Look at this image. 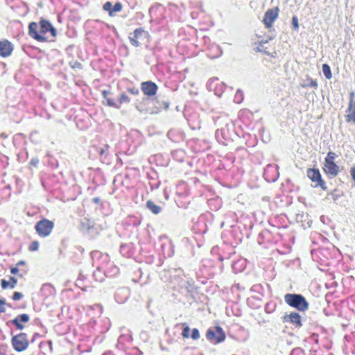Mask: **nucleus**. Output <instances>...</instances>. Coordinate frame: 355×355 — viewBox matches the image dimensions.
<instances>
[{"label": "nucleus", "instance_id": "obj_1", "mask_svg": "<svg viewBox=\"0 0 355 355\" xmlns=\"http://www.w3.org/2000/svg\"><path fill=\"white\" fill-rule=\"evenodd\" d=\"M92 264L96 268L93 277L96 282H102L105 277H115L119 273V268L110 261L108 254L98 250L91 252Z\"/></svg>", "mask_w": 355, "mask_h": 355}, {"label": "nucleus", "instance_id": "obj_2", "mask_svg": "<svg viewBox=\"0 0 355 355\" xmlns=\"http://www.w3.org/2000/svg\"><path fill=\"white\" fill-rule=\"evenodd\" d=\"M158 248L152 253L147 248L141 246V257L139 262L144 261L148 264H153L155 262L157 266H160L164 259L166 257H171L174 254V245L171 241L166 236H160L157 243Z\"/></svg>", "mask_w": 355, "mask_h": 355}, {"label": "nucleus", "instance_id": "obj_3", "mask_svg": "<svg viewBox=\"0 0 355 355\" xmlns=\"http://www.w3.org/2000/svg\"><path fill=\"white\" fill-rule=\"evenodd\" d=\"M212 119L216 125L225 124L224 127L217 129L215 132V138L220 144L227 146L235 137H240L234 124L226 115L213 116Z\"/></svg>", "mask_w": 355, "mask_h": 355}, {"label": "nucleus", "instance_id": "obj_4", "mask_svg": "<svg viewBox=\"0 0 355 355\" xmlns=\"http://www.w3.org/2000/svg\"><path fill=\"white\" fill-rule=\"evenodd\" d=\"M252 227L251 222L248 225L244 224L240 220L236 225L231 226L230 230L223 232L222 239L224 244L230 246H237L243 240L244 236H248V230Z\"/></svg>", "mask_w": 355, "mask_h": 355}, {"label": "nucleus", "instance_id": "obj_5", "mask_svg": "<svg viewBox=\"0 0 355 355\" xmlns=\"http://www.w3.org/2000/svg\"><path fill=\"white\" fill-rule=\"evenodd\" d=\"M223 266V264L218 263L214 257L203 259L196 273L197 281L202 284H206L208 279L222 272Z\"/></svg>", "mask_w": 355, "mask_h": 355}, {"label": "nucleus", "instance_id": "obj_6", "mask_svg": "<svg viewBox=\"0 0 355 355\" xmlns=\"http://www.w3.org/2000/svg\"><path fill=\"white\" fill-rule=\"evenodd\" d=\"M275 222V219L269 221L272 230H263L257 236L258 243L265 248H270L282 240V235L277 231L278 226L274 223Z\"/></svg>", "mask_w": 355, "mask_h": 355}, {"label": "nucleus", "instance_id": "obj_7", "mask_svg": "<svg viewBox=\"0 0 355 355\" xmlns=\"http://www.w3.org/2000/svg\"><path fill=\"white\" fill-rule=\"evenodd\" d=\"M234 248L224 243L220 248L214 246L211 250V255L215 257L218 263L223 264V261H227L236 257Z\"/></svg>", "mask_w": 355, "mask_h": 355}, {"label": "nucleus", "instance_id": "obj_8", "mask_svg": "<svg viewBox=\"0 0 355 355\" xmlns=\"http://www.w3.org/2000/svg\"><path fill=\"white\" fill-rule=\"evenodd\" d=\"M285 302L291 307L299 311H306L309 309V304L306 298L301 294L286 293L284 297Z\"/></svg>", "mask_w": 355, "mask_h": 355}, {"label": "nucleus", "instance_id": "obj_9", "mask_svg": "<svg viewBox=\"0 0 355 355\" xmlns=\"http://www.w3.org/2000/svg\"><path fill=\"white\" fill-rule=\"evenodd\" d=\"M54 227V223L47 218H42L35 225V230L37 234L42 238L49 236Z\"/></svg>", "mask_w": 355, "mask_h": 355}, {"label": "nucleus", "instance_id": "obj_10", "mask_svg": "<svg viewBox=\"0 0 355 355\" xmlns=\"http://www.w3.org/2000/svg\"><path fill=\"white\" fill-rule=\"evenodd\" d=\"M185 116L191 129L199 130L201 128V117L198 110L195 107V103L191 104V113L185 114Z\"/></svg>", "mask_w": 355, "mask_h": 355}, {"label": "nucleus", "instance_id": "obj_11", "mask_svg": "<svg viewBox=\"0 0 355 355\" xmlns=\"http://www.w3.org/2000/svg\"><path fill=\"white\" fill-rule=\"evenodd\" d=\"M206 338L211 343L217 344L225 340V334L222 327L217 326L207 329Z\"/></svg>", "mask_w": 355, "mask_h": 355}, {"label": "nucleus", "instance_id": "obj_12", "mask_svg": "<svg viewBox=\"0 0 355 355\" xmlns=\"http://www.w3.org/2000/svg\"><path fill=\"white\" fill-rule=\"evenodd\" d=\"M13 348L17 352H22L26 349L29 345L28 336L26 333H20L14 336L11 339Z\"/></svg>", "mask_w": 355, "mask_h": 355}, {"label": "nucleus", "instance_id": "obj_13", "mask_svg": "<svg viewBox=\"0 0 355 355\" xmlns=\"http://www.w3.org/2000/svg\"><path fill=\"white\" fill-rule=\"evenodd\" d=\"M149 36L148 32L143 28H136L132 33H130L128 38L132 45L138 47L141 45V42Z\"/></svg>", "mask_w": 355, "mask_h": 355}, {"label": "nucleus", "instance_id": "obj_14", "mask_svg": "<svg viewBox=\"0 0 355 355\" xmlns=\"http://www.w3.org/2000/svg\"><path fill=\"white\" fill-rule=\"evenodd\" d=\"M109 148L110 146L107 144H103L101 146H93V150L98 155L101 162L107 165L112 163V155L109 152Z\"/></svg>", "mask_w": 355, "mask_h": 355}, {"label": "nucleus", "instance_id": "obj_15", "mask_svg": "<svg viewBox=\"0 0 355 355\" xmlns=\"http://www.w3.org/2000/svg\"><path fill=\"white\" fill-rule=\"evenodd\" d=\"M187 146L194 153H200L208 150L210 148L209 142L205 139H192L187 141Z\"/></svg>", "mask_w": 355, "mask_h": 355}, {"label": "nucleus", "instance_id": "obj_16", "mask_svg": "<svg viewBox=\"0 0 355 355\" xmlns=\"http://www.w3.org/2000/svg\"><path fill=\"white\" fill-rule=\"evenodd\" d=\"M306 175L311 180L312 182H315L314 187H320L322 190H327L325 182L322 180L319 169L318 168H308Z\"/></svg>", "mask_w": 355, "mask_h": 355}, {"label": "nucleus", "instance_id": "obj_17", "mask_svg": "<svg viewBox=\"0 0 355 355\" xmlns=\"http://www.w3.org/2000/svg\"><path fill=\"white\" fill-rule=\"evenodd\" d=\"M278 166L276 164H268L264 168L263 178L268 182H274L279 178Z\"/></svg>", "mask_w": 355, "mask_h": 355}, {"label": "nucleus", "instance_id": "obj_18", "mask_svg": "<svg viewBox=\"0 0 355 355\" xmlns=\"http://www.w3.org/2000/svg\"><path fill=\"white\" fill-rule=\"evenodd\" d=\"M146 178L152 191L159 188L161 181L155 170L152 168H149L146 172Z\"/></svg>", "mask_w": 355, "mask_h": 355}, {"label": "nucleus", "instance_id": "obj_19", "mask_svg": "<svg viewBox=\"0 0 355 355\" xmlns=\"http://www.w3.org/2000/svg\"><path fill=\"white\" fill-rule=\"evenodd\" d=\"M119 252L121 254L126 258H133L137 261H139L141 256L137 259L135 257L136 253V248L133 243H123L120 245Z\"/></svg>", "mask_w": 355, "mask_h": 355}, {"label": "nucleus", "instance_id": "obj_20", "mask_svg": "<svg viewBox=\"0 0 355 355\" xmlns=\"http://www.w3.org/2000/svg\"><path fill=\"white\" fill-rule=\"evenodd\" d=\"M279 9L278 7H275L272 9H268L264 14L263 19V23L266 28H270L272 24L278 17Z\"/></svg>", "mask_w": 355, "mask_h": 355}, {"label": "nucleus", "instance_id": "obj_21", "mask_svg": "<svg viewBox=\"0 0 355 355\" xmlns=\"http://www.w3.org/2000/svg\"><path fill=\"white\" fill-rule=\"evenodd\" d=\"M158 87L151 80L144 81L141 83V90L144 95L151 97L157 94Z\"/></svg>", "mask_w": 355, "mask_h": 355}, {"label": "nucleus", "instance_id": "obj_22", "mask_svg": "<svg viewBox=\"0 0 355 355\" xmlns=\"http://www.w3.org/2000/svg\"><path fill=\"white\" fill-rule=\"evenodd\" d=\"M29 320V315L26 313H22L18 315L14 319L7 322V324H12L15 326L17 330H22L24 329V325L23 323L28 322Z\"/></svg>", "mask_w": 355, "mask_h": 355}, {"label": "nucleus", "instance_id": "obj_23", "mask_svg": "<svg viewBox=\"0 0 355 355\" xmlns=\"http://www.w3.org/2000/svg\"><path fill=\"white\" fill-rule=\"evenodd\" d=\"M89 180L96 186L103 185L106 182L104 174L100 168L91 170Z\"/></svg>", "mask_w": 355, "mask_h": 355}, {"label": "nucleus", "instance_id": "obj_24", "mask_svg": "<svg viewBox=\"0 0 355 355\" xmlns=\"http://www.w3.org/2000/svg\"><path fill=\"white\" fill-rule=\"evenodd\" d=\"M207 216L200 215L197 221L194 223L193 229L196 232V233L200 234H204L207 232L208 230L207 224Z\"/></svg>", "mask_w": 355, "mask_h": 355}, {"label": "nucleus", "instance_id": "obj_25", "mask_svg": "<svg viewBox=\"0 0 355 355\" xmlns=\"http://www.w3.org/2000/svg\"><path fill=\"white\" fill-rule=\"evenodd\" d=\"M47 33H50L51 35L53 37L57 35L56 29L52 26L49 21L41 19L40 21V33L44 36Z\"/></svg>", "mask_w": 355, "mask_h": 355}, {"label": "nucleus", "instance_id": "obj_26", "mask_svg": "<svg viewBox=\"0 0 355 355\" xmlns=\"http://www.w3.org/2000/svg\"><path fill=\"white\" fill-rule=\"evenodd\" d=\"M167 137L173 142L179 143L185 139L184 132L178 128H171L167 132Z\"/></svg>", "mask_w": 355, "mask_h": 355}, {"label": "nucleus", "instance_id": "obj_27", "mask_svg": "<svg viewBox=\"0 0 355 355\" xmlns=\"http://www.w3.org/2000/svg\"><path fill=\"white\" fill-rule=\"evenodd\" d=\"M38 24L36 22H31L28 25V34L33 39L39 42H45L47 40L45 36L42 35L38 31Z\"/></svg>", "mask_w": 355, "mask_h": 355}, {"label": "nucleus", "instance_id": "obj_28", "mask_svg": "<svg viewBox=\"0 0 355 355\" xmlns=\"http://www.w3.org/2000/svg\"><path fill=\"white\" fill-rule=\"evenodd\" d=\"M171 12V18L178 21H182L184 20V12L185 8L183 6H178L176 5L170 6L169 8Z\"/></svg>", "mask_w": 355, "mask_h": 355}, {"label": "nucleus", "instance_id": "obj_29", "mask_svg": "<svg viewBox=\"0 0 355 355\" xmlns=\"http://www.w3.org/2000/svg\"><path fill=\"white\" fill-rule=\"evenodd\" d=\"M170 103V101L168 99L157 98L156 100L154 101V107L150 113L157 114L161 112L162 110H167L169 107Z\"/></svg>", "mask_w": 355, "mask_h": 355}, {"label": "nucleus", "instance_id": "obj_30", "mask_svg": "<svg viewBox=\"0 0 355 355\" xmlns=\"http://www.w3.org/2000/svg\"><path fill=\"white\" fill-rule=\"evenodd\" d=\"M284 321L293 324L297 328L302 326L301 315L297 312H291L288 315H285Z\"/></svg>", "mask_w": 355, "mask_h": 355}, {"label": "nucleus", "instance_id": "obj_31", "mask_svg": "<svg viewBox=\"0 0 355 355\" xmlns=\"http://www.w3.org/2000/svg\"><path fill=\"white\" fill-rule=\"evenodd\" d=\"M130 296V291L127 287L116 289L114 293L115 301L119 304L124 303Z\"/></svg>", "mask_w": 355, "mask_h": 355}, {"label": "nucleus", "instance_id": "obj_32", "mask_svg": "<svg viewBox=\"0 0 355 355\" xmlns=\"http://www.w3.org/2000/svg\"><path fill=\"white\" fill-rule=\"evenodd\" d=\"M218 78H213L209 80L208 83H207V89L211 91H214V93L216 95L220 96L222 93L224 91V89L225 87V85L223 83H220V90H218Z\"/></svg>", "mask_w": 355, "mask_h": 355}, {"label": "nucleus", "instance_id": "obj_33", "mask_svg": "<svg viewBox=\"0 0 355 355\" xmlns=\"http://www.w3.org/2000/svg\"><path fill=\"white\" fill-rule=\"evenodd\" d=\"M231 266L232 268L233 271L235 273L242 272L246 267V259L243 258L239 257L237 255L235 257L232 262Z\"/></svg>", "mask_w": 355, "mask_h": 355}, {"label": "nucleus", "instance_id": "obj_34", "mask_svg": "<svg viewBox=\"0 0 355 355\" xmlns=\"http://www.w3.org/2000/svg\"><path fill=\"white\" fill-rule=\"evenodd\" d=\"M103 9L107 12L110 17H113L116 12L121 10L122 4L120 2H116L114 5H112V2L107 1L103 4Z\"/></svg>", "mask_w": 355, "mask_h": 355}, {"label": "nucleus", "instance_id": "obj_35", "mask_svg": "<svg viewBox=\"0 0 355 355\" xmlns=\"http://www.w3.org/2000/svg\"><path fill=\"white\" fill-rule=\"evenodd\" d=\"M13 51L12 44L7 40L0 41V56L6 58L11 55Z\"/></svg>", "mask_w": 355, "mask_h": 355}, {"label": "nucleus", "instance_id": "obj_36", "mask_svg": "<svg viewBox=\"0 0 355 355\" xmlns=\"http://www.w3.org/2000/svg\"><path fill=\"white\" fill-rule=\"evenodd\" d=\"M132 340V338L130 334H121L118 338V342L116 346L119 350L125 351V344L130 343Z\"/></svg>", "mask_w": 355, "mask_h": 355}, {"label": "nucleus", "instance_id": "obj_37", "mask_svg": "<svg viewBox=\"0 0 355 355\" xmlns=\"http://www.w3.org/2000/svg\"><path fill=\"white\" fill-rule=\"evenodd\" d=\"M207 55L210 58H216L222 55V50L218 45L212 44L207 47Z\"/></svg>", "mask_w": 355, "mask_h": 355}, {"label": "nucleus", "instance_id": "obj_38", "mask_svg": "<svg viewBox=\"0 0 355 355\" xmlns=\"http://www.w3.org/2000/svg\"><path fill=\"white\" fill-rule=\"evenodd\" d=\"M207 203L210 209L218 210L222 206V200L218 196H212L207 200Z\"/></svg>", "mask_w": 355, "mask_h": 355}, {"label": "nucleus", "instance_id": "obj_39", "mask_svg": "<svg viewBox=\"0 0 355 355\" xmlns=\"http://www.w3.org/2000/svg\"><path fill=\"white\" fill-rule=\"evenodd\" d=\"M324 170L327 175L331 177H336L340 171L339 166L335 162L324 164Z\"/></svg>", "mask_w": 355, "mask_h": 355}, {"label": "nucleus", "instance_id": "obj_40", "mask_svg": "<svg viewBox=\"0 0 355 355\" xmlns=\"http://www.w3.org/2000/svg\"><path fill=\"white\" fill-rule=\"evenodd\" d=\"M172 158L178 162H183L187 159V153L182 148L175 149L171 153Z\"/></svg>", "mask_w": 355, "mask_h": 355}, {"label": "nucleus", "instance_id": "obj_41", "mask_svg": "<svg viewBox=\"0 0 355 355\" xmlns=\"http://www.w3.org/2000/svg\"><path fill=\"white\" fill-rule=\"evenodd\" d=\"M12 143L17 148H23L26 143V137L22 133H17L14 135L12 138Z\"/></svg>", "mask_w": 355, "mask_h": 355}, {"label": "nucleus", "instance_id": "obj_42", "mask_svg": "<svg viewBox=\"0 0 355 355\" xmlns=\"http://www.w3.org/2000/svg\"><path fill=\"white\" fill-rule=\"evenodd\" d=\"M176 193L181 197H185L190 195V189L185 182H180L177 185Z\"/></svg>", "mask_w": 355, "mask_h": 355}, {"label": "nucleus", "instance_id": "obj_43", "mask_svg": "<svg viewBox=\"0 0 355 355\" xmlns=\"http://www.w3.org/2000/svg\"><path fill=\"white\" fill-rule=\"evenodd\" d=\"M55 176H54V175H48L46 178H44L42 181V184L43 187L46 191H52L53 190H55L56 188H55V185L53 184V182L55 180Z\"/></svg>", "mask_w": 355, "mask_h": 355}, {"label": "nucleus", "instance_id": "obj_44", "mask_svg": "<svg viewBox=\"0 0 355 355\" xmlns=\"http://www.w3.org/2000/svg\"><path fill=\"white\" fill-rule=\"evenodd\" d=\"M347 112H348V114L345 116L346 121H352L355 123V102L349 101Z\"/></svg>", "mask_w": 355, "mask_h": 355}, {"label": "nucleus", "instance_id": "obj_45", "mask_svg": "<svg viewBox=\"0 0 355 355\" xmlns=\"http://www.w3.org/2000/svg\"><path fill=\"white\" fill-rule=\"evenodd\" d=\"M150 161L155 162L159 166H167L168 159L165 158L162 154H155L150 157Z\"/></svg>", "mask_w": 355, "mask_h": 355}, {"label": "nucleus", "instance_id": "obj_46", "mask_svg": "<svg viewBox=\"0 0 355 355\" xmlns=\"http://www.w3.org/2000/svg\"><path fill=\"white\" fill-rule=\"evenodd\" d=\"M102 94L108 106L119 109V103H117V101H115L114 98H112L109 96L110 94L109 91L104 90L103 91Z\"/></svg>", "mask_w": 355, "mask_h": 355}, {"label": "nucleus", "instance_id": "obj_47", "mask_svg": "<svg viewBox=\"0 0 355 355\" xmlns=\"http://www.w3.org/2000/svg\"><path fill=\"white\" fill-rule=\"evenodd\" d=\"M17 283V279L12 276H10L9 278V281H6L3 279L1 280V286L3 289H6L8 288H14Z\"/></svg>", "mask_w": 355, "mask_h": 355}, {"label": "nucleus", "instance_id": "obj_48", "mask_svg": "<svg viewBox=\"0 0 355 355\" xmlns=\"http://www.w3.org/2000/svg\"><path fill=\"white\" fill-rule=\"evenodd\" d=\"M146 207L150 211H151L154 214H158L162 210V207L156 205L152 200H148L146 203Z\"/></svg>", "mask_w": 355, "mask_h": 355}, {"label": "nucleus", "instance_id": "obj_49", "mask_svg": "<svg viewBox=\"0 0 355 355\" xmlns=\"http://www.w3.org/2000/svg\"><path fill=\"white\" fill-rule=\"evenodd\" d=\"M40 292L44 296L49 297L54 294L55 289L51 284H44L42 285Z\"/></svg>", "mask_w": 355, "mask_h": 355}, {"label": "nucleus", "instance_id": "obj_50", "mask_svg": "<svg viewBox=\"0 0 355 355\" xmlns=\"http://www.w3.org/2000/svg\"><path fill=\"white\" fill-rule=\"evenodd\" d=\"M141 223V218L135 216H129L125 219V224L128 226L138 227Z\"/></svg>", "mask_w": 355, "mask_h": 355}, {"label": "nucleus", "instance_id": "obj_51", "mask_svg": "<svg viewBox=\"0 0 355 355\" xmlns=\"http://www.w3.org/2000/svg\"><path fill=\"white\" fill-rule=\"evenodd\" d=\"M301 86L304 88L313 87L316 89L318 88V83L316 80H313L311 77L307 76L306 78L301 83Z\"/></svg>", "mask_w": 355, "mask_h": 355}, {"label": "nucleus", "instance_id": "obj_52", "mask_svg": "<svg viewBox=\"0 0 355 355\" xmlns=\"http://www.w3.org/2000/svg\"><path fill=\"white\" fill-rule=\"evenodd\" d=\"M184 286L186 288L189 293L194 292L197 290L198 286H196L194 281L189 278L184 282Z\"/></svg>", "mask_w": 355, "mask_h": 355}, {"label": "nucleus", "instance_id": "obj_53", "mask_svg": "<svg viewBox=\"0 0 355 355\" xmlns=\"http://www.w3.org/2000/svg\"><path fill=\"white\" fill-rule=\"evenodd\" d=\"M94 223L90 220L84 218L80 222V230L82 231H89L92 228H93Z\"/></svg>", "mask_w": 355, "mask_h": 355}, {"label": "nucleus", "instance_id": "obj_54", "mask_svg": "<svg viewBox=\"0 0 355 355\" xmlns=\"http://www.w3.org/2000/svg\"><path fill=\"white\" fill-rule=\"evenodd\" d=\"M11 196V189L10 185L5 186L0 190V198L7 200Z\"/></svg>", "mask_w": 355, "mask_h": 355}, {"label": "nucleus", "instance_id": "obj_55", "mask_svg": "<svg viewBox=\"0 0 355 355\" xmlns=\"http://www.w3.org/2000/svg\"><path fill=\"white\" fill-rule=\"evenodd\" d=\"M10 272L12 275H16L20 277H22L27 274L28 269H20L19 267L15 266V267H12L10 268Z\"/></svg>", "mask_w": 355, "mask_h": 355}, {"label": "nucleus", "instance_id": "obj_56", "mask_svg": "<svg viewBox=\"0 0 355 355\" xmlns=\"http://www.w3.org/2000/svg\"><path fill=\"white\" fill-rule=\"evenodd\" d=\"M17 159L20 162H24L27 160L28 155L25 148L19 149V151L17 153Z\"/></svg>", "mask_w": 355, "mask_h": 355}, {"label": "nucleus", "instance_id": "obj_57", "mask_svg": "<svg viewBox=\"0 0 355 355\" xmlns=\"http://www.w3.org/2000/svg\"><path fill=\"white\" fill-rule=\"evenodd\" d=\"M8 165V157L0 153V173H3V170L5 169Z\"/></svg>", "mask_w": 355, "mask_h": 355}, {"label": "nucleus", "instance_id": "obj_58", "mask_svg": "<svg viewBox=\"0 0 355 355\" xmlns=\"http://www.w3.org/2000/svg\"><path fill=\"white\" fill-rule=\"evenodd\" d=\"M276 306L277 304L275 302L270 301L266 304L264 309L267 313H272L275 311Z\"/></svg>", "mask_w": 355, "mask_h": 355}, {"label": "nucleus", "instance_id": "obj_59", "mask_svg": "<svg viewBox=\"0 0 355 355\" xmlns=\"http://www.w3.org/2000/svg\"><path fill=\"white\" fill-rule=\"evenodd\" d=\"M322 72L327 79L329 80L332 78L331 68L327 64H322Z\"/></svg>", "mask_w": 355, "mask_h": 355}, {"label": "nucleus", "instance_id": "obj_60", "mask_svg": "<svg viewBox=\"0 0 355 355\" xmlns=\"http://www.w3.org/2000/svg\"><path fill=\"white\" fill-rule=\"evenodd\" d=\"M337 157H338V155L335 153H334L332 151H329L327 153V157L324 159V164H329V163L334 162V159Z\"/></svg>", "mask_w": 355, "mask_h": 355}, {"label": "nucleus", "instance_id": "obj_61", "mask_svg": "<svg viewBox=\"0 0 355 355\" xmlns=\"http://www.w3.org/2000/svg\"><path fill=\"white\" fill-rule=\"evenodd\" d=\"M243 92L241 89H238L234 95V101L236 103H241L243 100Z\"/></svg>", "mask_w": 355, "mask_h": 355}, {"label": "nucleus", "instance_id": "obj_62", "mask_svg": "<svg viewBox=\"0 0 355 355\" xmlns=\"http://www.w3.org/2000/svg\"><path fill=\"white\" fill-rule=\"evenodd\" d=\"M130 101V98L128 95L123 93L121 94L119 100L117 101V103H119V108L121 107V104L123 103H128Z\"/></svg>", "mask_w": 355, "mask_h": 355}, {"label": "nucleus", "instance_id": "obj_63", "mask_svg": "<svg viewBox=\"0 0 355 355\" xmlns=\"http://www.w3.org/2000/svg\"><path fill=\"white\" fill-rule=\"evenodd\" d=\"M53 344L51 340L43 341L40 343V348H48L50 352L53 349Z\"/></svg>", "mask_w": 355, "mask_h": 355}, {"label": "nucleus", "instance_id": "obj_64", "mask_svg": "<svg viewBox=\"0 0 355 355\" xmlns=\"http://www.w3.org/2000/svg\"><path fill=\"white\" fill-rule=\"evenodd\" d=\"M290 355H305L304 351L300 347H295L292 349Z\"/></svg>", "mask_w": 355, "mask_h": 355}]
</instances>
